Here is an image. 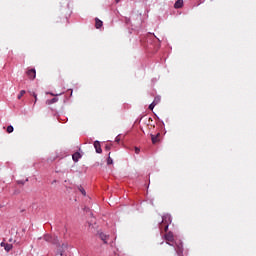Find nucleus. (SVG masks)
I'll return each instance as SVG.
<instances>
[{
    "instance_id": "393cba45",
    "label": "nucleus",
    "mask_w": 256,
    "mask_h": 256,
    "mask_svg": "<svg viewBox=\"0 0 256 256\" xmlns=\"http://www.w3.org/2000/svg\"><path fill=\"white\" fill-rule=\"evenodd\" d=\"M106 149L109 151V149H111V147H109V146H106Z\"/></svg>"
},
{
    "instance_id": "2eb2a0df",
    "label": "nucleus",
    "mask_w": 256,
    "mask_h": 256,
    "mask_svg": "<svg viewBox=\"0 0 256 256\" xmlns=\"http://www.w3.org/2000/svg\"><path fill=\"white\" fill-rule=\"evenodd\" d=\"M4 249H5V251H7V253H9V251H11V249H13V244H6Z\"/></svg>"
},
{
    "instance_id": "20e7f679",
    "label": "nucleus",
    "mask_w": 256,
    "mask_h": 256,
    "mask_svg": "<svg viewBox=\"0 0 256 256\" xmlns=\"http://www.w3.org/2000/svg\"><path fill=\"white\" fill-rule=\"evenodd\" d=\"M26 75L28 78H30L31 81H33L35 77H37V71L35 70V68L29 69L28 71H26Z\"/></svg>"
},
{
    "instance_id": "423d86ee",
    "label": "nucleus",
    "mask_w": 256,
    "mask_h": 256,
    "mask_svg": "<svg viewBox=\"0 0 256 256\" xmlns=\"http://www.w3.org/2000/svg\"><path fill=\"white\" fill-rule=\"evenodd\" d=\"M68 245L63 243L61 246H58V253L60 256H63V253H65Z\"/></svg>"
},
{
    "instance_id": "4be33fe9",
    "label": "nucleus",
    "mask_w": 256,
    "mask_h": 256,
    "mask_svg": "<svg viewBox=\"0 0 256 256\" xmlns=\"http://www.w3.org/2000/svg\"><path fill=\"white\" fill-rule=\"evenodd\" d=\"M115 141H116V143H119V141H121V136H117V137L115 138Z\"/></svg>"
},
{
    "instance_id": "a878e982",
    "label": "nucleus",
    "mask_w": 256,
    "mask_h": 256,
    "mask_svg": "<svg viewBox=\"0 0 256 256\" xmlns=\"http://www.w3.org/2000/svg\"><path fill=\"white\" fill-rule=\"evenodd\" d=\"M50 95H52V97H55V94H53V93H50Z\"/></svg>"
},
{
    "instance_id": "9b49d317",
    "label": "nucleus",
    "mask_w": 256,
    "mask_h": 256,
    "mask_svg": "<svg viewBox=\"0 0 256 256\" xmlns=\"http://www.w3.org/2000/svg\"><path fill=\"white\" fill-rule=\"evenodd\" d=\"M175 9H181L183 7V0H177L174 4Z\"/></svg>"
},
{
    "instance_id": "9d476101",
    "label": "nucleus",
    "mask_w": 256,
    "mask_h": 256,
    "mask_svg": "<svg viewBox=\"0 0 256 256\" xmlns=\"http://www.w3.org/2000/svg\"><path fill=\"white\" fill-rule=\"evenodd\" d=\"M72 159L73 161H75V163H77V161H79V159H81V153L76 152L72 155Z\"/></svg>"
},
{
    "instance_id": "f03ea898",
    "label": "nucleus",
    "mask_w": 256,
    "mask_h": 256,
    "mask_svg": "<svg viewBox=\"0 0 256 256\" xmlns=\"http://www.w3.org/2000/svg\"><path fill=\"white\" fill-rule=\"evenodd\" d=\"M171 221V215L166 214L162 217V221L159 224L161 233H163V231H165V233L169 231V225H171Z\"/></svg>"
},
{
    "instance_id": "6e6552de",
    "label": "nucleus",
    "mask_w": 256,
    "mask_h": 256,
    "mask_svg": "<svg viewBox=\"0 0 256 256\" xmlns=\"http://www.w3.org/2000/svg\"><path fill=\"white\" fill-rule=\"evenodd\" d=\"M99 237H100L101 241H103V243H107V241H109V236L103 232H101L99 234Z\"/></svg>"
},
{
    "instance_id": "4468645a",
    "label": "nucleus",
    "mask_w": 256,
    "mask_h": 256,
    "mask_svg": "<svg viewBox=\"0 0 256 256\" xmlns=\"http://www.w3.org/2000/svg\"><path fill=\"white\" fill-rule=\"evenodd\" d=\"M78 190L80 191V193H82L84 197L87 195V192L85 191V188H83V186H78Z\"/></svg>"
},
{
    "instance_id": "39448f33",
    "label": "nucleus",
    "mask_w": 256,
    "mask_h": 256,
    "mask_svg": "<svg viewBox=\"0 0 256 256\" xmlns=\"http://www.w3.org/2000/svg\"><path fill=\"white\" fill-rule=\"evenodd\" d=\"M150 137H151V141H152L153 145H155V144L159 143V141H161V133H157L156 135L151 134Z\"/></svg>"
},
{
    "instance_id": "bb28decb",
    "label": "nucleus",
    "mask_w": 256,
    "mask_h": 256,
    "mask_svg": "<svg viewBox=\"0 0 256 256\" xmlns=\"http://www.w3.org/2000/svg\"><path fill=\"white\" fill-rule=\"evenodd\" d=\"M116 1V3H119V1H121V0H115Z\"/></svg>"
},
{
    "instance_id": "b1692460",
    "label": "nucleus",
    "mask_w": 256,
    "mask_h": 256,
    "mask_svg": "<svg viewBox=\"0 0 256 256\" xmlns=\"http://www.w3.org/2000/svg\"><path fill=\"white\" fill-rule=\"evenodd\" d=\"M1 247H5V245H7V243H5V242H1Z\"/></svg>"
},
{
    "instance_id": "412c9836",
    "label": "nucleus",
    "mask_w": 256,
    "mask_h": 256,
    "mask_svg": "<svg viewBox=\"0 0 256 256\" xmlns=\"http://www.w3.org/2000/svg\"><path fill=\"white\" fill-rule=\"evenodd\" d=\"M34 99H35V103H37V94L35 92L32 93Z\"/></svg>"
},
{
    "instance_id": "cd10ccee",
    "label": "nucleus",
    "mask_w": 256,
    "mask_h": 256,
    "mask_svg": "<svg viewBox=\"0 0 256 256\" xmlns=\"http://www.w3.org/2000/svg\"><path fill=\"white\" fill-rule=\"evenodd\" d=\"M89 227H90V229H91V223H89Z\"/></svg>"
},
{
    "instance_id": "ddd939ff",
    "label": "nucleus",
    "mask_w": 256,
    "mask_h": 256,
    "mask_svg": "<svg viewBox=\"0 0 256 256\" xmlns=\"http://www.w3.org/2000/svg\"><path fill=\"white\" fill-rule=\"evenodd\" d=\"M107 165H113V158H111V152L108 154Z\"/></svg>"
},
{
    "instance_id": "aec40b11",
    "label": "nucleus",
    "mask_w": 256,
    "mask_h": 256,
    "mask_svg": "<svg viewBox=\"0 0 256 256\" xmlns=\"http://www.w3.org/2000/svg\"><path fill=\"white\" fill-rule=\"evenodd\" d=\"M125 23L127 24V25H129L130 23H131V18H125Z\"/></svg>"
},
{
    "instance_id": "a211bd4d",
    "label": "nucleus",
    "mask_w": 256,
    "mask_h": 256,
    "mask_svg": "<svg viewBox=\"0 0 256 256\" xmlns=\"http://www.w3.org/2000/svg\"><path fill=\"white\" fill-rule=\"evenodd\" d=\"M6 131H7V133H13V131H14L13 126L12 125L8 126Z\"/></svg>"
},
{
    "instance_id": "0eeeda50",
    "label": "nucleus",
    "mask_w": 256,
    "mask_h": 256,
    "mask_svg": "<svg viewBox=\"0 0 256 256\" xmlns=\"http://www.w3.org/2000/svg\"><path fill=\"white\" fill-rule=\"evenodd\" d=\"M94 148L96 149V153H103V149H101V143L99 141L94 142Z\"/></svg>"
},
{
    "instance_id": "dca6fc26",
    "label": "nucleus",
    "mask_w": 256,
    "mask_h": 256,
    "mask_svg": "<svg viewBox=\"0 0 256 256\" xmlns=\"http://www.w3.org/2000/svg\"><path fill=\"white\" fill-rule=\"evenodd\" d=\"M26 91L25 90H21L20 93L17 96V99H21V97H23V95H25Z\"/></svg>"
},
{
    "instance_id": "f257e3e1",
    "label": "nucleus",
    "mask_w": 256,
    "mask_h": 256,
    "mask_svg": "<svg viewBox=\"0 0 256 256\" xmlns=\"http://www.w3.org/2000/svg\"><path fill=\"white\" fill-rule=\"evenodd\" d=\"M164 239H165L167 245H171V247H174V250H175L174 255L183 256V243L175 242V245L171 244V243H173V241H175V236L173 235V232L166 233L164 235Z\"/></svg>"
},
{
    "instance_id": "6ab92c4d",
    "label": "nucleus",
    "mask_w": 256,
    "mask_h": 256,
    "mask_svg": "<svg viewBox=\"0 0 256 256\" xmlns=\"http://www.w3.org/2000/svg\"><path fill=\"white\" fill-rule=\"evenodd\" d=\"M159 101H161V98L156 97L153 101V103H156V105H158Z\"/></svg>"
},
{
    "instance_id": "f3484780",
    "label": "nucleus",
    "mask_w": 256,
    "mask_h": 256,
    "mask_svg": "<svg viewBox=\"0 0 256 256\" xmlns=\"http://www.w3.org/2000/svg\"><path fill=\"white\" fill-rule=\"evenodd\" d=\"M155 106H156V103H155V102H152V103L149 105L148 109H150V111H153V109H155Z\"/></svg>"
},
{
    "instance_id": "7ed1b4c3",
    "label": "nucleus",
    "mask_w": 256,
    "mask_h": 256,
    "mask_svg": "<svg viewBox=\"0 0 256 256\" xmlns=\"http://www.w3.org/2000/svg\"><path fill=\"white\" fill-rule=\"evenodd\" d=\"M43 239L47 243H52V245H59V238H57V237H53L49 234H46V235H44Z\"/></svg>"
},
{
    "instance_id": "f8f14e48",
    "label": "nucleus",
    "mask_w": 256,
    "mask_h": 256,
    "mask_svg": "<svg viewBox=\"0 0 256 256\" xmlns=\"http://www.w3.org/2000/svg\"><path fill=\"white\" fill-rule=\"evenodd\" d=\"M57 101H59V98H52L50 100H46V105H53V103H57Z\"/></svg>"
},
{
    "instance_id": "1a4fd4ad",
    "label": "nucleus",
    "mask_w": 256,
    "mask_h": 256,
    "mask_svg": "<svg viewBox=\"0 0 256 256\" xmlns=\"http://www.w3.org/2000/svg\"><path fill=\"white\" fill-rule=\"evenodd\" d=\"M95 27L96 29H101V27H103V21H101L99 18H95Z\"/></svg>"
},
{
    "instance_id": "5701e85b",
    "label": "nucleus",
    "mask_w": 256,
    "mask_h": 256,
    "mask_svg": "<svg viewBox=\"0 0 256 256\" xmlns=\"http://www.w3.org/2000/svg\"><path fill=\"white\" fill-rule=\"evenodd\" d=\"M140 151H141V150H140L139 148H135V153H136V154H139Z\"/></svg>"
}]
</instances>
